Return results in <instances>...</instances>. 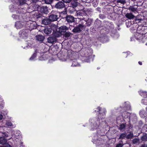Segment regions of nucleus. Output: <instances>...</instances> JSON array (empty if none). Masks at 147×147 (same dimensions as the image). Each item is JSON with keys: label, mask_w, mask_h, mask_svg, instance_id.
<instances>
[{"label": "nucleus", "mask_w": 147, "mask_h": 147, "mask_svg": "<svg viewBox=\"0 0 147 147\" xmlns=\"http://www.w3.org/2000/svg\"><path fill=\"white\" fill-rule=\"evenodd\" d=\"M9 147H12V146L10 145V144Z\"/></svg>", "instance_id": "61"}, {"label": "nucleus", "mask_w": 147, "mask_h": 147, "mask_svg": "<svg viewBox=\"0 0 147 147\" xmlns=\"http://www.w3.org/2000/svg\"><path fill=\"white\" fill-rule=\"evenodd\" d=\"M63 2L65 3H69L71 1V0H62Z\"/></svg>", "instance_id": "47"}, {"label": "nucleus", "mask_w": 147, "mask_h": 147, "mask_svg": "<svg viewBox=\"0 0 147 147\" xmlns=\"http://www.w3.org/2000/svg\"><path fill=\"white\" fill-rule=\"evenodd\" d=\"M11 137L10 138V140H12L14 142L15 144H16V146L20 145V147H25V146L23 144V142L19 139L21 136L20 134L13 130L11 131Z\"/></svg>", "instance_id": "2"}, {"label": "nucleus", "mask_w": 147, "mask_h": 147, "mask_svg": "<svg viewBox=\"0 0 147 147\" xmlns=\"http://www.w3.org/2000/svg\"><path fill=\"white\" fill-rule=\"evenodd\" d=\"M118 2L123 4L125 3V1L124 0H119Z\"/></svg>", "instance_id": "46"}, {"label": "nucleus", "mask_w": 147, "mask_h": 147, "mask_svg": "<svg viewBox=\"0 0 147 147\" xmlns=\"http://www.w3.org/2000/svg\"><path fill=\"white\" fill-rule=\"evenodd\" d=\"M38 11L42 13L47 14L48 12V8L47 7L42 6L38 8Z\"/></svg>", "instance_id": "13"}, {"label": "nucleus", "mask_w": 147, "mask_h": 147, "mask_svg": "<svg viewBox=\"0 0 147 147\" xmlns=\"http://www.w3.org/2000/svg\"><path fill=\"white\" fill-rule=\"evenodd\" d=\"M116 18L115 14L114 13H110L108 16V18L111 20H115Z\"/></svg>", "instance_id": "18"}, {"label": "nucleus", "mask_w": 147, "mask_h": 147, "mask_svg": "<svg viewBox=\"0 0 147 147\" xmlns=\"http://www.w3.org/2000/svg\"><path fill=\"white\" fill-rule=\"evenodd\" d=\"M138 63H139V64L140 65H142V62H141V61H139L138 62Z\"/></svg>", "instance_id": "52"}, {"label": "nucleus", "mask_w": 147, "mask_h": 147, "mask_svg": "<svg viewBox=\"0 0 147 147\" xmlns=\"http://www.w3.org/2000/svg\"><path fill=\"white\" fill-rule=\"evenodd\" d=\"M123 53V55L125 58L127 57L128 56L130 55V54L131 55V53L129 51H127L126 52H124Z\"/></svg>", "instance_id": "35"}, {"label": "nucleus", "mask_w": 147, "mask_h": 147, "mask_svg": "<svg viewBox=\"0 0 147 147\" xmlns=\"http://www.w3.org/2000/svg\"><path fill=\"white\" fill-rule=\"evenodd\" d=\"M142 103L145 105H147V98L142 100Z\"/></svg>", "instance_id": "42"}, {"label": "nucleus", "mask_w": 147, "mask_h": 147, "mask_svg": "<svg viewBox=\"0 0 147 147\" xmlns=\"http://www.w3.org/2000/svg\"><path fill=\"white\" fill-rule=\"evenodd\" d=\"M139 139L137 138L134 139L132 140L133 143L134 144H136L138 142H139Z\"/></svg>", "instance_id": "43"}, {"label": "nucleus", "mask_w": 147, "mask_h": 147, "mask_svg": "<svg viewBox=\"0 0 147 147\" xmlns=\"http://www.w3.org/2000/svg\"><path fill=\"white\" fill-rule=\"evenodd\" d=\"M36 53H34L33 55H32L31 57L30 58V60H33L36 57Z\"/></svg>", "instance_id": "38"}, {"label": "nucleus", "mask_w": 147, "mask_h": 147, "mask_svg": "<svg viewBox=\"0 0 147 147\" xmlns=\"http://www.w3.org/2000/svg\"><path fill=\"white\" fill-rule=\"evenodd\" d=\"M33 18L37 20H42L43 17L42 15L39 13L38 11L36 12L35 13L32 14Z\"/></svg>", "instance_id": "6"}, {"label": "nucleus", "mask_w": 147, "mask_h": 147, "mask_svg": "<svg viewBox=\"0 0 147 147\" xmlns=\"http://www.w3.org/2000/svg\"><path fill=\"white\" fill-rule=\"evenodd\" d=\"M99 17L100 18L102 19H104L106 18L105 16L104 15L102 14H99Z\"/></svg>", "instance_id": "45"}, {"label": "nucleus", "mask_w": 147, "mask_h": 147, "mask_svg": "<svg viewBox=\"0 0 147 147\" xmlns=\"http://www.w3.org/2000/svg\"><path fill=\"white\" fill-rule=\"evenodd\" d=\"M126 25L127 26V27H129V26H128L127 25V23L126 24Z\"/></svg>", "instance_id": "59"}, {"label": "nucleus", "mask_w": 147, "mask_h": 147, "mask_svg": "<svg viewBox=\"0 0 147 147\" xmlns=\"http://www.w3.org/2000/svg\"><path fill=\"white\" fill-rule=\"evenodd\" d=\"M125 16L128 19L134 20L135 16L131 13H127L125 15Z\"/></svg>", "instance_id": "19"}, {"label": "nucleus", "mask_w": 147, "mask_h": 147, "mask_svg": "<svg viewBox=\"0 0 147 147\" xmlns=\"http://www.w3.org/2000/svg\"><path fill=\"white\" fill-rule=\"evenodd\" d=\"M101 22L99 20H96L94 22V25L97 28H99Z\"/></svg>", "instance_id": "25"}, {"label": "nucleus", "mask_w": 147, "mask_h": 147, "mask_svg": "<svg viewBox=\"0 0 147 147\" xmlns=\"http://www.w3.org/2000/svg\"><path fill=\"white\" fill-rule=\"evenodd\" d=\"M36 23L35 22H32L31 23H30V26H29V27L30 28V29L32 30L33 29H34L36 28V26H35V24Z\"/></svg>", "instance_id": "22"}, {"label": "nucleus", "mask_w": 147, "mask_h": 147, "mask_svg": "<svg viewBox=\"0 0 147 147\" xmlns=\"http://www.w3.org/2000/svg\"><path fill=\"white\" fill-rule=\"evenodd\" d=\"M53 30L51 27H45L43 30L44 33L47 35L50 34L52 32Z\"/></svg>", "instance_id": "14"}, {"label": "nucleus", "mask_w": 147, "mask_h": 147, "mask_svg": "<svg viewBox=\"0 0 147 147\" xmlns=\"http://www.w3.org/2000/svg\"><path fill=\"white\" fill-rule=\"evenodd\" d=\"M42 23L45 25H47L50 24L51 23V22L49 18H45L43 19L42 18Z\"/></svg>", "instance_id": "15"}, {"label": "nucleus", "mask_w": 147, "mask_h": 147, "mask_svg": "<svg viewBox=\"0 0 147 147\" xmlns=\"http://www.w3.org/2000/svg\"><path fill=\"white\" fill-rule=\"evenodd\" d=\"M28 34V31L26 29H23L21 30L19 32V34L20 36L23 38L27 37Z\"/></svg>", "instance_id": "5"}, {"label": "nucleus", "mask_w": 147, "mask_h": 147, "mask_svg": "<svg viewBox=\"0 0 147 147\" xmlns=\"http://www.w3.org/2000/svg\"><path fill=\"white\" fill-rule=\"evenodd\" d=\"M139 94L141 96L145 97L147 95V92L146 91H139Z\"/></svg>", "instance_id": "24"}, {"label": "nucleus", "mask_w": 147, "mask_h": 147, "mask_svg": "<svg viewBox=\"0 0 147 147\" xmlns=\"http://www.w3.org/2000/svg\"><path fill=\"white\" fill-rule=\"evenodd\" d=\"M126 126V123H122L119 125V129L122 130L124 129Z\"/></svg>", "instance_id": "30"}, {"label": "nucleus", "mask_w": 147, "mask_h": 147, "mask_svg": "<svg viewBox=\"0 0 147 147\" xmlns=\"http://www.w3.org/2000/svg\"><path fill=\"white\" fill-rule=\"evenodd\" d=\"M79 65L80 64L77 62V60H75L73 61L71 66L72 67H76L79 66Z\"/></svg>", "instance_id": "26"}, {"label": "nucleus", "mask_w": 147, "mask_h": 147, "mask_svg": "<svg viewBox=\"0 0 147 147\" xmlns=\"http://www.w3.org/2000/svg\"><path fill=\"white\" fill-rule=\"evenodd\" d=\"M59 13L55 11H52L49 16V18L51 22L57 20L58 19V16Z\"/></svg>", "instance_id": "3"}, {"label": "nucleus", "mask_w": 147, "mask_h": 147, "mask_svg": "<svg viewBox=\"0 0 147 147\" xmlns=\"http://www.w3.org/2000/svg\"><path fill=\"white\" fill-rule=\"evenodd\" d=\"M78 5V3L74 1L73 3H72L71 4V6L73 8H75Z\"/></svg>", "instance_id": "32"}, {"label": "nucleus", "mask_w": 147, "mask_h": 147, "mask_svg": "<svg viewBox=\"0 0 147 147\" xmlns=\"http://www.w3.org/2000/svg\"><path fill=\"white\" fill-rule=\"evenodd\" d=\"M123 119L128 118L129 119V121H130V114L126 111H124L121 113Z\"/></svg>", "instance_id": "12"}, {"label": "nucleus", "mask_w": 147, "mask_h": 147, "mask_svg": "<svg viewBox=\"0 0 147 147\" xmlns=\"http://www.w3.org/2000/svg\"><path fill=\"white\" fill-rule=\"evenodd\" d=\"M100 68V67L99 68V67H98L97 68V69H99Z\"/></svg>", "instance_id": "57"}, {"label": "nucleus", "mask_w": 147, "mask_h": 147, "mask_svg": "<svg viewBox=\"0 0 147 147\" xmlns=\"http://www.w3.org/2000/svg\"><path fill=\"white\" fill-rule=\"evenodd\" d=\"M68 30V28L65 26H63L59 28V30L61 33L65 32Z\"/></svg>", "instance_id": "16"}, {"label": "nucleus", "mask_w": 147, "mask_h": 147, "mask_svg": "<svg viewBox=\"0 0 147 147\" xmlns=\"http://www.w3.org/2000/svg\"><path fill=\"white\" fill-rule=\"evenodd\" d=\"M119 117H118L117 118V120L118 121L119 119Z\"/></svg>", "instance_id": "56"}, {"label": "nucleus", "mask_w": 147, "mask_h": 147, "mask_svg": "<svg viewBox=\"0 0 147 147\" xmlns=\"http://www.w3.org/2000/svg\"><path fill=\"white\" fill-rule=\"evenodd\" d=\"M146 110L147 111V107L146 108Z\"/></svg>", "instance_id": "58"}, {"label": "nucleus", "mask_w": 147, "mask_h": 147, "mask_svg": "<svg viewBox=\"0 0 147 147\" xmlns=\"http://www.w3.org/2000/svg\"><path fill=\"white\" fill-rule=\"evenodd\" d=\"M98 111L96 113H98V119H97L96 121L94 123V129H96L99 127L100 125V119H104L105 117L106 114L107 113V111L105 109H102V108L99 107H98L97 108Z\"/></svg>", "instance_id": "1"}, {"label": "nucleus", "mask_w": 147, "mask_h": 147, "mask_svg": "<svg viewBox=\"0 0 147 147\" xmlns=\"http://www.w3.org/2000/svg\"><path fill=\"white\" fill-rule=\"evenodd\" d=\"M65 7V5L64 3L62 1H59L56 4L55 7L58 9H60L63 8Z\"/></svg>", "instance_id": "10"}, {"label": "nucleus", "mask_w": 147, "mask_h": 147, "mask_svg": "<svg viewBox=\"0 0 147 147\" xmlns=\"http://www.w3.org/2000/svg\"><path fill=\"white\" fill-rule=\"evenodd\" d=\"M133 22L134 23H139L140 22L141 20L140 19H138L136 18L135 16V18H134Z\"/></svg>", "instance_id": "29"}, {"label": "nucleus", "mask_w": 147, "mask_h": 147, "mask_svg": "<svg viewBox=\"0 0 147 147\" xmlns=\"http://www.w3.org/2000/svg\"><path fill=\"white\" fill-rule=\"evenodd\" d=\"M44 1L45 3L50 4L52 3L53 0H45Z\"/></svg>", "instance_id": "41"}, {"label": "nucleus", "mask_w": 147, "mask_h": 147, "mask_svg": "<svg viewBox=\"0 0 147 147\" xmlns=\"http://www.w3.org/2000/svg\"><path fill=\"white\" fill-rule=\"evenodd\" d=\"M65 20L69 24L72 23L75 21L74 18L72 16L68 15L66 17Z\"/></svg>", "instance_id": "8"}, {"label": "nucleus", "mask_w": 147, "mask_h": 147, "mask_svg": "<svg viewBox=\"0 0 147 147\" xmlns=\"http://www.w3.org/2000/svg\"><path fill=\"white\" fill-rule=\"evenodd\" d=\"M42 1H43V0H42ZM44 1H45V0H44Z\"/></svg>", "instance_id": "62"}, {"label": "nucleus", "mask_w": 147, "mask_h": 147, "mask_svg": "<svg viewBox=\"0 0 147 147\" xmlns=\"http://www.w3.org/2000/svg\"><path fill=\"white\" fill-rule=\"evenodd\" d=\"M87 26H90L91 24V22H86Z\"/></svg>", "instance_id": "49"}, {"label": "nucleus", "mask_w": 147, "mask_h": 147, "mask_svg": "<svg viewBox=\"0 0 147 147\" xmlns=\"http://www.w3.org/2000/svg\"><path fill=\"white\" fill-rule=\"evenodd\" d=\"M135 37L137 40L143 43L146 42L147 41V37H145V34L137 33L136 34Z\"/></svg>", "instance_id": "4"}, {"label": "nucleus", "mask_w": 147, "mask_h": 147, "mask_svg": "<svg viewBox=\"0 0 147 147\" xmlns=\"http://www.w3.org/2000/svg\"><path fill=\"white\" fill-rule=\"evenodd\" d=\"M71 34V33L70 32H66V31L63 34V35L65 37H68L70 36Z\"/></svg>", "instance_id": "33"}, {"label": "nucleus", "mask_w": 147, "mask_h": 147, "mask_svg": "<svg viewBox=\"0 0 147 147\" xmlns=\"http://www.w3.org/2000/svg\"><path fill=\"white\" fill-rule=\"evenodd\" d=\"M141 139L142 141H147V134H145L141 137Z\"/></svg>", "instance_id": "31"}, {"label": "nucleus", "mask_w": 147, "mask_h": 147, "mask_svg": "<svg viewBox=\"0 0 147 147\" xmlns=\"http://www.w3.org/2000/svg\"><path fill=\"white\" fill-rule=\"evenodd\" d=\"M129 9L132 12H135L136 11V9L133 7H131L129 8Z\"/></svg>", "instance_id": "44"}, {"label": "nucleus", "mask_w": 147, "mask_h": 147, "mask_svg": "<svg viewBox=\"0 0 147 147\" xmlns=\"http://www.w3.org/2000/svg\"><path fill=\"white\" fill-rule=\"evenodd\" d=\"M4 136L5 137H8V134H6L5 133H4Z\"/></svg>", "instance_id": "54"}, {"label": "nucleus", "mask_w": 147, "mask_h": 147, "mask_svg": "<svg viewBox=\"0 0 147 147\" xmlns=\"http://www.w3.org/2000/svg\"><path fill=\"white\" fill-rule=\"evenodd\" d=\"M45 55H46V57H47V58H48V55H43L42 56L43 58H44V56H45Z\"/></svg>", "instance_id": "55"}, {"label": "nucleus", "mask_w": 147, "mask_h": 147, "mask_svg": "<svg viewBox=\"0 0 147 147\" xmlns=\"http://www.w3.org/2000/svg\"><path fill=\"white\" fill-rule=\"evenodd\" d=\"M67 55L68 56V57L69 58L72 57L73 54L71 52V50H69L67 51Z\"/></svg>", "instance_id": "40"}, {"label": "nucleus", "mask_w": 147, "mask_h": 147, "mask_svg": "<svg viewBox=\"0 0 147 147\" xmlns=\"http://www.w3.org/2000/svg\"><path fill=\"white\" fill-rule=\"evenodd\" d=\"M3 116L2 114H0V120L2 119Z\"/></svg>", "instance_id": "51"}, {"label": "nucleus", "mask_w": 147, "mask_h": 147, "mask_svg": "<svg viewBox=\"0 0 147 147\" xmlns=\"http://www.w3.org/2000/svg\"><path fill=\"white\" fill-rule=\"evenodd\" d=\"M7 139L4 137H0V144H4L6 143Z\"/></svg>", "instance_id": "21"}, {"label": "nucleus", "mask_w": 147, "mask_h": 147, "mask_svg": "<svg viewBox=\"0 0 147 147\" xmlns=\"http://www.w3.org/2000/svg\"><path fill=\"white\" fill-rule=\"evenodd\" d=\"M133 136V134L132 133H130L129 134H128L126 136V138L128 139H131V138Z\"/></svg>", "instance_id": "37"}, {"label": "nucleus", "mask_w": 147, "mask_h": 147, "mask_svg": "<svg viewBox=\"0 0 147 147\" xmlns=\"http://www.w3.org/2000/svg\"><path fill=\"white\" fill-rule=\"evenodd\" d=\"M125 109L127 110H130L131 109V106L130 104L126 105L125 107Z\"/></svg>", "instance_id": "39"}, {"label": "nucleus", "mask_w": 147, "mask_h": 147, "mask_svg": "<svg viewBox=\"0 0 147 147\" xmlns=\"http://www.w3.org/2000/svg\"><path fill=\"white\" fill-rule=\"evenodd\" d=\"M53 36L57 38L60 36V34L57 32H53Z\"/></svg>", "instance_id": "36"}, {"label": "nucleus", "mask_w": 147, "mask_h": 147, "mask_svg": "<svg viewBox=\"0 0 147 147\" xmlns=\"http://www.w3.org/2000/svg\"><path fill=\"white\" fill-rule=\"evenodd\" d=\"M57 40V39L53 35L49 36L47 38L48 42L52 44L56 42Z\"/></svg>", "instance_id": "11"}, {"label": "nucleus", "mask_w": 147, "mask_h": 147, "mask_svg": "<svg viewBox=\"0 0 147 147\" xmlns=\"http://www.w3.org/2000/svg\"><path fill=\"white\" fill-rule=\"evenodd\" d=\"M96 110H95V111H94V112H96Z\"/></svg>", "instance_id": "60"}, {"label": "nucleus", "mask_w": 147, "mask_h": 147, "mask_svg": "<svg viewBox=\"0 0 147 147\" xmlns=\"http://www.w3.org/2000/svg\"><path fill=\"white\" fill-rule=\"evenodd\" d=\"M123 145L122 144L119 143L117 144L116 147H122Z\"/></svg>", "instance_id": "48"}, {"label": "nucleus", "mask_w": 147, "mask_h": 147, "mask_svg": "<svg viewBox=\"0 0 147 147\" xmlns=\"http://www.w3.org/2000/svg\"><path fill=\"white\" fill-rule=\"evenodd\" d=\"M140 147H147L145 144L142 145Z\"/></svg>", "instance_id": "53"}, {"label": "nucleus", "mask_w": 147, "mask_h": 147, "mask_svg": "<svg viewBox=\"0 0 147 147\" xmlns=\"http://www.w3.org/2000/svg\"><path fill=\"white\" fill-rule=\"evenodd\" d=\"M32 2L33 3H36L37 1H38V0H32Z\"/></svg>", "instance_id": "50"}, {"label": "nucleus", "mask_w": 147, "mask_h": 147, "mask_svg": "<svg viewBox=\"0 0 147 147\" xmlns=\"http://www.w3.org/2000/svg\"><path fill=\"white\" fill-rule=\"evenodd\" d=\"M12 122L10 121V128H15L16 127V124L14 121Z\"/></svg>", "instance_id": "27"}, {"label": "nucleus", "mask_w": 147, "mask_h": 147, "mask_svg": "<svg viewBox=\"0 0 147 147\" xmlns=\"http://www.w3.org/2000/svg\"><path fill=\"white\" fill-rule=\"evenodd\" d=\"M126 136V134L125 133H123L121 134L120 135L119 138V139H121L122 140L125 138V137Z\"/></svg>", "instance_id": "28"}, {"label": "nucleus", "mask_w": 147, "mask_h": 147, "mask_svg": "<svg viewBox=\"0 0 147 147\" xmlns=\"http://www.w3.org/2000/svg\"><path fill=\"white\" fill-rule=\"evenodd\" d=\"M18 1L20 5H21L26 4V0H19Z\"/></svg>", "instance_id": "34"}, {"label": "nucleus", "mask_w": 147, "mask_h": 147, "mask_svg": "<svg viewBox=\"0 0 147 147\" xmlns=\"http://www.w3.org/2000/svg\"><path fill=\"white\" fill-rule=\"evenodd\" d=\"M104 23L107 28L109 29L114 28V26L113 22L105 21H104Z\"/></svg>", "instance_id": "7"}, {"label": "nucleus", "mask_w": 147, "mask_h": 147, "mask_svg": "<svg viewBox=\"0 0 147 147\" xmlns=\"http://www.w3.org/2000/svg\"><path fill=\"white\" fill-rule=\"evenodd\" d=\"M59 14L60 17L63 19H65L66 17L68 15H67L66 11H61L60 13H59Z\"/></svg>", "instance_id": "17"}, {"label": "nucleus", "mask_w": 147, "mask_h": 147, "mask_svg": "<svg viewBox=\"0 0 147 147\" xmlns=\"http://www.w3.org/2000/svg\"><path fill=\"white\" fill-rule=\"evenodd\" d=\"M72 31L74 33H76L81 32V30L77 26L74 27L72 30Z\"/></svg>", "instance_id": "23"}, {"label": "nucleus", "mask_w": 147, "mask_h": 147, "mask_svg": "<svg viewBox=\"0 0 147 147\" xmlns=\"http://www.w3.org/2000/svg\"><path fill=\"white\" fill-rule=\"evenodd\" d=\"M36 39L40 42H42L45 38L44 36L42 35H38L36 36Z\"/></svg>", "instance_id": "20"}, {"label": "nucleus", "mask_w": 147, "mask_h": 147, "mask_svg": "<svg viewBox=\"0 0 147 147\" xmlns=\"http://www.w3.org/2000/svg\"><path fill=\"white\" fill-rule=\"evenodd\" d=\"M78 25H77V26L80 29L81 31L82 30H85L86 26L84 24L82 20H80L79 22V23H78Z\"/></svg>", "instance_id": "9"}]
</instances>
